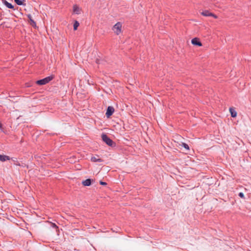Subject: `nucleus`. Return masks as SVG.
Here are the masks:
<instances>
[{
	"mask_svg": "<svg viewBox=\"0 0 251 251\" xmlns=\"http://www.w3.org/2000/svg\"><path fill=\"white\" fill-rule=\"evenodd\" d=\"M114 112V108L112 106H108L106 112L107 117L109 118Z\"/></svg>",
	"mask_w": 251,
	"mask_h": 251,
	"instance_id": "4",
	"label": "nucleus"
},
{
	"mask_svg": "<svg viewBox=\"0 0 251 251\" xmlns=\"http://www.w3.org/2000/svg\"><path fill=\"white\" fill-rule=\"evenodd\" d=\"M51 226L53 228H57V226L54 223H51Z\"/></svg>",
	"mask_w": 251,
	"mask_h": 251,
	"instance_id": "18",
	"label": "nucleus"
},
{
	"mask_svg": "<svg viewBox=\"0 0 251 251\" xmlns=\"http://www.w3.org/2000/svg\"><path fill=\"white\" fill-rule=\"evenodd\" d=\"M53 77H54L53 75L47 76L43 79L37 80L36 81V84L39 85H43L46 84L47 83L50 81L53 78Z\"/></svg>",
	"mask_w": 251,
	"mask_h": 251,
	"instance_id": "2",
	"label": "nucleus"
},
{
	"mask_svg": "<svg viewBox=\"0 0 251 251\" xmlns=\"http://www.w3.org/2000/svg\"><path fill=\"white\" fill-rule=\"evenodd\" d=\"M2 3L8 8L12 9L14 8V6L12 5V4L8 2L6 0H2Z\"/></svg>",
	"mask_w": 251,
	"mask_h": 251,
	"instance_id": "8",
	"label": "nucleus"
},
{
	"mask_svg": "<svg viewBox=\"0 0 251 251\" xmlns=\"http://www.w3.org/2000/svg\"><path fill=\"white\" fill-rule=\"evenodd\" d=\"M101 138L103 141L109 146L114 147L115 146V143L105 134L103 133L101 135Z\"/></svg>",
	"mask_w": 251,
	"mask_h": 251,
	"instance_id": "1",
	"label": "nucleus"
},
{
	"mask_svg": "<svg viewBox=\"0 0 251 251\" xmlns=\"http://www.w3.org/2000/svg\"><path fill=\"white\" fill-rule=\"evenodd\" d=\"M82 183L84 186H88L91 185V180L90 179H87L83 181Z\"/></svg>",
	"mask_w": 251,
	"mask_h": 251,
	"instance_id": "11",
	"label": "nucleus"
},
{
	"mask_svg": "<svg viewBox=\"0 0 251 251\" xmlns=\"http://www.w3.org/2000/svg\"><path fill=\"white\" fill-rule=\"evenodd\" d=\"M122 24L120 22L117 23L113 27L112 30L117 35H119L122 31Z\"/></svg>",
	"mask_w": 251,
	"mask_h": 251,
	"instance_id": "3",
	"label": "nucleus"
},
{
	"mask_svg": "<svg viewBox=\"0 0 251 251\" xmlns=\"http://www.w3.org/2000/svg\"><path fill=\"white\" fill-rule=\"evenodd\" d=\"M1 128V125L0 124V128Z\"/></svg>",
	"mask_w": 251,
	"mask_h": 251,
	"instance_id": "21",
	"label": "nucleus"
},
{
	"mask_svg": "<svg viewBox=\"0 0 251 251\" xmlns=\"http://www.w3.org/2000/svg\"><path fill=\"white\" fill-rule=\"evenodd\" d=\"M181 145L182 147L184 148L187 150H189V147L188 145L187 144H186L185 143H182Z\"/></svg>",
	"mask_w": 251,
	"mask_h": 251,
	"instance_id": "16",
	"label": "nucleus"
},
{
	"mask_svg": "<svg viewBox=\"0 0 251 251\" xmlns=\"http://www.w3.org/2000/svg\"><path fill=\"white\" fill-rule=\"evenodd\" d=\"M100 184L101 185H106V183L105 182H103V181H100Z\"/></svg>",
	"mask_w": 251,
	"mask_h": 251,
	"instance_id": "19",
	"label": "nucleus"
},
{
	"mask_svg": "<svg viewBox=\"0 0 251 251\" xmlns=\"http://www.w3.org/2000/svg\"><path fill=\"white\" fill-rule=\"evenodd\" d=\"M27 17H28V19L30 21V25L33 26V27H36V23L32 19V16L30 14H27Z\"/></svg>",
	"mask_w": 251,
	"mask_h": 251,
	"instance_id": "7",
	"label": "nucleus"
},
{
	"mask_svg": "<svg viewBox=\"0 0 251 251\" xmlns=\"http://www.w3.org/2000/svg\"><path fill=\"white\" fill-rule=\"evenodd\" d=\"M239 196L241 198H244V195L243 193H242V192H240L239 193Z\"/></svg>",
	"mask_w": 251,
	"mask_h": 251,
	"instance_id": "17",
	"label": "nucleus"
},
{
	"mask_svg": "<svg viewBox=\"0 0 251 251\" xmlns=\"http://www.w3.org/2000/svg\"><path fill=\"white\" fill-rule=\"evenodd\" d=\"M229 111L231 114V116L232 117H235L237 116V112L233 108H229Z\"/></svg>",
	"mask_w": 251,
	"mask_h": 251,
	"instance_id": "12",
	"label": "nucleus"
},
{
	"mask_svg": "<svg viewBox=\"0 0 251 251\" xmlns=\"http://www.w3.org/2000/svg\"><path fill=\"white\" fill-rule=\"evenodd\" d=\"M73 11L76 14H79L80 13V8L76 5H75L73 6Z\"/></svg>",
	"mask_w": 251,
	"mask_h": 251,
	"instance_id": "9",
	"label": "nucleus"
},
{
	"mask_svg": "<svg viewBox=\"0 0 251 251\" xmlns=\"http://www.w3.org/2000/svg\"><path fill=\"white\" fill-rule=\"evenodd\" d=\"M201 14L202 15L205 16V17H208V16H210L211 15H212V13L210 12L208 10H204V11H202L201 13Z\"/></svg>",
	"mask_w": 251,
	"mask_h": 251,
	"instance_id": "13",
	"label": "nucleus"
},
{
	"mask_svg": "<svg viewBox=\"0 0 251 251\" xmlns=\"http://www.w3.org/2000/svg\"><path fill=\"white\" fill-rule=\"evenodd\" d=\"M210 16H212L215 19H217V16L215 15H214V14L212 13V15H211Z\"/></svg>",
	"mask_w": 251,
	"mask_h": 251,
	"instance_id": "20",
	"label": "nucleus"
},
{
	"mask_svg": "<svg viewBox=\"0 0 251 251\" xmlns=\"http://www.w3.org/2000/svg\"><path fill=\"white\" fill-rule=\"evenodd\" d=\"M9 159L10 157L8 156L0 154V161L4 162Z\"/></svg>",
	"mask_w": 251,
	"mask_h": 251,
	"instance_id": "10",
	"label": "nucleus"
},
{
	"mask_svg": "<svg viewBox=\"0 0 251 251\" xmlns=\"http://www.w3.org/2000/svg\"><path fill=\"white\" fill-rule=\"evenodd\" d=\"M25 0H14L15 2L19 5H24V1Z\"/></svg>",
	"mask_w": 251,
	"mask_h": 251,
	"instance_id": "14",
	"label": "nucleus"
},
{
	"mask_svg": "<svg viewBox=\"0 0 251 251\" xmlns=\"http://www.w3.org/2000/svg\"><path fill=\"white\" fill-rule=\"evenodd\" d=\"M191 43L193 45L201 47L202 46V44L200 41V40L197 38H194L192 39Z\"/></svg>",
	"mask_w": 251,
	"mask_h": 251,
	"instance_id": "5",
	"label": "nucleus"
},
{
	"mask_svg": "<svg viewBox=\"0 0 251 251\" xmlns=\"http://www.w3.org/2000/svg\"><path fill=\"white\" fill-rule=\"evenodd\" d=\"M79 25V23L77 21H75L74 24V29L75 30H76Z\"/></svg>",
	"mask_w": 251,
	"mask_h": 251,
	"instance_id": "15",
	"label": "nucleus"
},
{
	"mask_svg": "<svg viewBox=\"0 0 251 251\" xmlns=\"http://www.w3.org/2000/svg\"><path fill=\"white\" fill-rule=\"evenodd\" d=\"M91 161L94 162H102V159H100L98 155H96L95 156H92L91 158Z\"/></svg>",
	"mask_w": 251,
	"mask_h": 251,
	"instance_id": "6",
	"label": "nucleus"
}]
</instances>
